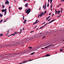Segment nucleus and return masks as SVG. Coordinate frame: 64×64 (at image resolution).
Here are the masks:
<instances>
[{
    "mask_svg": "<svg viewBox=\"0 0 64 64\" xmlns=\"http://www.w3.org/2000/svg\"><path fill=\"white\" fill-rule=\"evenodd\" d=\"M10 9V6L9 8V9Z\"/></svg>",
    "mask_w": 64,
    "mask_h": 64,
    "instance_id": "c03bdc74",
    "label": "nucleus"
},
{
    "mask_svg": "<svg viewBox=\"0 0 64 64\" xmlns=\"http://www.w3.org/2000/svg\"><path fill=\"white\" fill-rule=\"evenodd\" d=\"M41 7L40 8H39L40 10H41Z\"/></svg>",
    "mask_w": 64,
    "mask_h": 64,
    "instance_id": "bf43d9fd",
    "label": "nucleus"
},
{
    "mask_svg": "<svg viewBox=\"0 0 64 64\" xmlns=\"http://www.w3.org/2000/svg\"><path fill=\"white\" fill-rule=\"evenodd\" d=\"M9 0H7L6 1V2L5 3V4H9Z\"/></svg>",
    "mask_w": 64,
    "mask_h": 64,
    "instance_id": "20e7f679",
    "label": "nucleus"
},
{
    "mask_svg": "<svg viewBox=\"0 0 64 64\" xmlns=\"http://www.w3.org/2000/svg\"><path fill=\"white\" fill-rule=\"evenodd\" d=\"M38 21V20H36V22H35L33 24V25H34V24H35L36 23H37L38 22H39V21L37 22V21Z\"/></svg>",
    "mask_w": 64,
    "mask_h": 64,
    "instance_id": "39448f33",
    "label": "nucleus"
},
{
    "mask_svg": "<svg viewBox=\"0 0 64 64\" xmlns=\"http://www.w3.org/2000/svg\"><path fill=\"white\" fill-rule=\"evenodd\" d=\"M25 7H28V3H27L25 5Z\"/></svg>",
    "mask_w": 64,
    "mask_h": 64,
    "instance_id": "6e6552de",
    "label": "nucleus"
},
{
    "mask_svg": "<svg viewBox=\"0 0 64 64\" xmlns=\"http://www.w3.org/2000/svg\"><path fill=\"white\" fill-rule=\"evenodd\" d=\"M4 7H5V6H2V8H4Z\"/></svg>",
    "mask_w": 64,
    "mask_h": 64,
    "instance_id": "c85d7f7f",
    "label": "nucleus"
},
{
    "mask_svg": "<svg viewBox=\"0 0 64 64\" xmlns=\"http://www.w3.org/2000/svg\"><path fill=\"white\" fill-rule=\"evenodd\" d=\"M62 2H64V0H62Z\"/></svg>",
    "mask_w": 64,
    "mask_h": 64,
    "instance_id": "864d4df0",
    "label": "nucleus"
},
{
    "mask_svg": "<svg viewBox=\"0 0 64 64\" xmlns=\"http://www.w3.org/2000/svg\"><path fill=\"white\" fill-rule=\"evenodd\" d=\"M53 16H54V14H53V15H52V17Z\"/></svg>",
    "mask_w": 64,
    "mask_h": 64,
    "instance_id": "e433bc0d",
    "label": "nucleus"
},
{
    "mask_svg": "<svg viewBox=\"0 0 64 64\" xmlns=\"http://www.w3.org/2000/svg\"><path fill=\"white\" fill-rule=\"evenodd\" d=\"M46 13H47V12H46V10L45 11L44 13V15H45V14H46Z\"/></svg>",
    "mask_w": 64,
    "mask_h": 64,
    "instance_id": "4468645a",
    "label": "nucleus"
},
{
    "mask_svg": "<svg viewBox=\"0 0 64 64\" xmlns=\"http://www.w3.org/2000/svg\"><path fill=\"white\" fill-rule=\"evenodd\" d=\"M26 21H27V20H25L24 22V23H26Z\"/></svg>",
    "mask_w": 64,
    "mask_h": 64,
    "instance_id": "2eb2a0df",
    "label": "nucleus"
},
{
    "mask_svg": "<svg viewBox=\"0 0 64 64\" xmlns=\"http://www.w3.org/2000/svg\"><path fill=\"white\" fill-rule=\"evenodd\" d=\"M50 9H52V7H50Z\"/></svg>",
    "mask_w": 64,
    "mask_h": 64,
    "instance_id": "680f3d73",
    "label": "nucleus"
},
{
    "mask_svg": "<svg viewBox=\"0 0 64 64\" xmlns=\"http://www.w3.org/2000/svg\"><path fill=\"white\" fill-rule=\"evenodd\" d=\"M42 49H44V48H42Z\"/></svg>",
    "mask_w": 64,
    "mask_h": 64,
    "instance_id": "69168bd1",
    "label": "nucleus"
},
{
    "mask_svg": "<svg viewBox=\"0 0 64 64\" xmlns=\"http://www.w3.org/2000/svg\"><path fill=\"white\" fill-rule=\"evenodd\" d=\"M52 44H51L50 45H49L48 46V47H49V46H52Z\"/></svg>",
    "mask_w": 64,
    "mask_h": 64,
    "instance_id": "473e14b6",
    "label": "nucleus"
},
{
    "mask_svg": "<svg viewBox=\"0 0 64 64\" xmlns=\"http://www.w3.org/2000/svg\"><path fill=\"white\" fill-rule=\"evenodd\" d=\"M44 27H45V26H43L42 27H41L40 29H41V28H44Z\"/></svg>",
    "mask_w": 64,
    "mask_h": 64,
    "instance_id": "9b49d317",
    "label": "nucleus"
},
{
    "mask_svg": "<svg viewBox=\"0 0 64 64\" xmlns=\"http://www.w3.org/2000/svg\"><path fill=\"white\" fill-rule=\"evenodd\" d=\"M46 4H45V9H46Z\"/></svg>",
    "mask_w": 64,
    "mask_h": 64,
    "instance_id": "6ab92c4d",
    "label": "nucleus"
},
{
    "mask_svg": "<svg viewBox=\"0 0 64 64\" xmlns=\"http://www.w3.org/2000/svg\"><path fill=\"white\" fill-rule=\"evenodd\" d=\"M18 33V32H17H17H14V33L12 34L11 35H10V36H12V35H13V36H14V35H17V33Z\"/></svg>",
    "mask_w": 64,
    "mask_h": 64,
    "instance_id": "7ed1b4c3",
    "label": "nucleus"
},
{
    "mask_svg": "<svg viewBox=\"0 0 64 64\" xmlns=\"http://www.w3.org/2000/svg\"><path fill=\"white\" fill-rule=\"evenodd\" d=\"M50 16H48L46 18V20H48V19L50 18Z\"/></svg>",
    "mask_w": 64,
    "mask_h": 64,
    "instance_id": "f3484780",
    "label": "nucleus"
},
{
    "mask_svg": "<svg viewBox=\"0 0 64 64\" xmlns=\"http://www.w3.org/2000/svg\"><path fill=\"white\" fill-rule=\"evenodd\" d=\"M0 35H1V36H0V37H1V36H3V34H0Z\"/></svg>",
    "mask_w": 64,
    "mask_h": 64,
    "instance_id": "cd10ccee",
    "label": "nucleus"
},
{
    "mask_svg": "<svg viewBox=\"0 0 64 64\" xmlns=\"http://www.w3.org/2000/svg\"><path fill=\"white\" fill-rule=\"evenodd\" d=\"M43 8H44V9H45V5H44V6L43 7Z\"/></svg>",
    "mask_w": 64,
    "mask_h": 64,
    "instance_id": "b1692460",
    "label": "nucleus"
},
{
    "mask_svg": "<svg viewBox=\"0 0 64 64\" xmlns=\"http://www.w3.org/2000/svg\"><path fill=\"white\" fill-rule=\"evenodd\" d=\"M60 13V11H58L57 12V14H59V13Z\"/></svg>",
    "mask_w": 64,
    "mask_h": 64,
    "instance_id": "1a4fd4ad",
    "label": "nucleus"
},
{
    "mask_svg": "<svg viewBox=\"0 0 64 64\" xmlns=\"http://www.w3.org/2000/svg\"><path fill=\"white\" fill-rule=\"evenodd\" d=\"M51 13H50V14H49V15H51Z\"/></svg>",
    "mask_w": 64,
    "mask_h": 64,
    "instance_id": "a19ab883",
    "label": "nucleus"
},
{
    "mask_svg": "<svg viewBox=\"0 0 64 64\" xmlns=\"http://www.w3.org/2000/svg\"><path fill=\"white\" fill-rule=\"evenodd\" d=\"M19 9H20V10H22V7L20 8V7H19L18 8Z\"/></svg>",
    "mask_w": 64,
    "mask_h": 64,
    "instance_id": "f8f14e48",
    "label": "nucleus"
},
{
    "mask_svg": "<svg viewBox=\"0 0 64 64\" xmlns=\"http://www.w3.org/2000/svg\"><path fill=\"white\" fill-rule=\"evenodd\" d=\"M60 52H62V51H63V50L62 49H60Z\"/></svg>",
    "mask_w": 64,
    "mask_h": 64,
    "instance_id": "5701e85b",
    "label": "nucleus"
},
{
    "mask_svg": "<svg viewBox=\"0 0 64 64\" xmlns=\"http://www.w3.org/2000/svg\"><path fill=\"white\" fill-rule=\"evenodd\" d=\"M6 20H4V22H6Z\"/></svg>",
    "mask_w": 64,
    "mask_h": 64,
    "instance_id": "c9c22d12",
    "label": "nucleus"
},
{
    "mask_svg": "<svg viewBox=\"0 0 64 64\" xmlns=\"http://www.w3.org/2000/svg\"><path fill=\"white\" fill-rule=\"evenodd\" d=\"M57 17H58V18H59V16H57Z\"/></svg>",
    "mask_w": 64,
    "mask_h": 64,
    "instance_id": "052dcab7",
    "label": "nucleus"
},
{
    "mask_svg": "<svg viewBox=\"0 0 64 64\" xmlns=\"http://www.w3.org/2000/svg\"><path fill=\"white\" fill-rule=\"evenodd\" d=\"M48 3H49V2H50V0H48Z\"/></svg>",
    "mask_w": 64,
    "mask_h": 64,
    "instance_id": "de8ad7c7",
    "label": "nucleus"
},
{
    "mask_svg": "<svg viewBox=\"0 0 64 64\" xmlns=\"http://www.w3.org/2000/svg\"><path fill=\"white\" fill-rule=\"evenodd\" d=\"M26 1V0H24V1Z\"/></svg>",
    "mask_w": 64,
    "mask_h": 64,
    "instance_id": "338daca9",
    "label": "nucleus"
},
{
    "mask_svg": "<svg viewBox=\"0 0 64 64\" xmlns=\"http://www.w3.org/2000/svg\"><path fill=\"white\" fill-rule=\"evenodd\" d=\"M23 19L24 20H25V19H24V16H23Z\"/></svg>",
    "mask_w": 64,
    "mask_h": 64,
    "instance_id": "2f4dec72",
    "label": "nucleus"
},
{
    "mask_svg": "<svg viewBox=\"0 0 64 64\" xmlns=\"http://www.w3.org/2000/svg\"><path fill=\"white\" fill-rule=\"evenodd\" d=\"M32 61V60H28L27 61L26 60H24L23 62H22V63H25L26 62H28V61Z\"/></svg>",
    "mask_w": 64,
    "mask_h": 64,
    "instance_id": "f03ea898",
    "label": "nucleus"
},
{
    "mask_svg": "<svg viewBox=\"0 0 64 64\" xmlns=\"http://www.w3.org/2000/svg\"><path fill=\"white\" fill-rule=\"evenodd\" d=\"M28 48H29V49H32V47L31 46H30L28 47Z\"/></svg>",
    "mask_w": 64,
    "mask_h": 64,
    "instance_id": "aec40b11",
    "label": "nucleus"
},
{
    "mask_svg": "<svg viewBox=\"0 0 64 64\" xmlns=\"http://www.w3.org/2000/svg\"><path fill=\"white\" fill-rule=\"evenodd\" d=\"M9 30L8 31H7V34H6V35H7L8 34H9Z\"/></svg>",
    "mask_w": 64,
    "mask_h": 64,
    "instance_id": "ddd939ff",
    "label": "nucleus"
},
{
    "mask_svg": "<svg viewBox=\"0 0 64 64\" xmlns=\"http://www.w3.org/2000/svg\"><path fill=\"white\" fill-rule=\"evenodd\" d=\"M36 27H37V26H35L34 27V29H35V28H36Z\"/></svg>",
    "mask_w": 64,
    "mask_h": 64,
    "instance_id": "ea45409f",
    "label": "nucleus"
},
{
    "mask_svg": "<svg viewBox=\"0 0 64 64\" xmlns=\"http://www.w3.org/2000/svg\"><path fill=\"white\" fill-rule=\"evenodd\" d=\"M22 32V30L21 29L20 30V34H21V32Z\"/></svg>",
    "mask_w": 64,
    "mask_h": 64,
    "instance_id": "dca6fc26",
    "label": "nucleus"
},
{
    "mask_svg": "<svg viewBox=\"0 0 64 64\" xmlns=\"http://www.w3.org/2000/svg\"><path fill=\"white\" fill-rule=\"evenodd\" d=\"M61 16V14H60L59 15V16H59V17H60V16Z\"/></svg>",
    "mask_w": 64,
    "mask_h": 64,
    "instance_id": "bb28decb",
    "label": "nucleus"
},
{
    "mask_svg": "<svg viewBox=\"0 0 64 64\" xmlns=\"http://www.w3.org/2000/svg\"><path fill=\"white\" fill-rule=\"evenodd\" d=\"M62 10H61V12L62 13Z\"/></svg>",
    "mask_w": 64,
    "mask_h": 64,
    "instance_id": "6e6d98bb",
    "label": "nucleus"
},
{
    "mask_svg": "<svg viewBox=\"0 0 64 64\" xmlns=\"http://www.w3.org/2000/svg\"><path fill=\"white\" fill-rule=\"evenodd\" d=\"M52 2H50L51 4V3H52Z\"/></svg>",
    "mask_w": 64,
    "mask_h": 64,
    "instance_id": "e2e57ef3",
    "label": "nucleus"
},
{
    "mask_svg": "<svg viewBox=\"0 0 64 64\" xmlns=\"http://www.w3.org/2000/svg\"><path fill=\"white\" fill-rule=\"evenodd\" d=\"M4 13L5 14H6V11H5Z\"/></svg>",
    "mask_w": 64,
    "mask_h": 64,
    "instance_id": "f704fd0d",
    "label": "nucleus"
},
{
    "mask_svg": "<svg viewBox=\"0 0 64 64\" xmlns=\"http://www.w3.org/2000/svg\"><path fill=\"white\" fill-rule=\"evenodd\" d=\"M57 12H56V14H57Z\"/></svg>",
    "mask_w": 64,
    "mask_h": 64,
    "instance_id": "0e129e2a",
    "label": "nucleus"
},
{
    "mask_svg": "<svg viewBox=\"0 0 64 64\" xmlns=\"http://www.w3.org/2000/svg\"><path fill=\"white\" fill-rule=\"evenodd\" d=\"M45 22H44V23H42V24L43 25L44 24H45Z\"/></svg>",
    "mask_w": 64,
    "mask_h": 64,
    "instance_id": "09e8293b",
    "label": "nucleus"
},
{
    "mask_svg": "<svg viewBox=\"0 0 64 64\" xmlns=\"http://www.w3.org/2000/svg\"><path fill=\"white\" fill-rule=\"evenodd\" d=\"M43 15L42 14L40 13V17H41Z\"/></svg>",
    "mask_w": 64,
    "mask_h": 64,
    "instance_id": "412c9836",
    "label": "nucleus"
},
{
    "mask_svg": "<svg viewBox=\"0 0 64 64\" xmlns=\"http://www.w3.org/2000/svg\"><path fill=\"white\" fill-rule=\"evenodd\" d=\"M31 11V9L30 8H28L26 12V13H27L28 14Z\"/></svg>",
    "mask_w": 64,
    "mask_h": 64,
    "instance_id": "f257e3e1",
    "label": "nucleus"
},
{
    "mask_svg": "<svg viewBox=\"0 0 64 64\" xmlns=\"http://www.w3.org/2000/svg\"><path fill=\"white\" fill-rule=\"evenodd\" d=\"M55 19L53 20H52L51 21H50V22H49V23H48V24H50L51 23H52V22H53V21H55Z\"/></svg>",
    "mask_w": 64,
    "mask_h": 64,
    "instance_id": "423d86ee",
    "label": "nucleus"
},
{
    "mask_svg": "<svg viewBox=\"0 0 64 64\" xmlns=\"http://www.w3.org/2000/svg\"><path fill=\"white\" fill-rule=\"evenodd\" d=\"M51 19H52V18H50V19L48 20H47L48 21H51Z\"/></svg>",
    "mask_w": 64,
    "mask_h": 64,
    "instance_id": "4be33fe9",
    "label": "nucleus"
},
{
    "mask_svg": "<svg viewBox=\"0 0 64 64\" xmlns=\"http://www.w3.org/2000/svg\"><path fill=\"white\" fill-rule=\"evenodd\" d=\"M39 16H40V14H39L38 16V18H39Z\"/></svg>",
    "mask_w": 64,
    "mask_h": 64,
    "instance_id": "37998d69",
    "label": "nucleus"
},
{
    "mask_svg": "<svg viewBox=\"0 0 64 64\" xmlns=\"http://www.w3.org/2000/svg\"><path fill=\"white\" fill-rule=\"evenodd\" d=\"M3 21V20H2L0 21V23H1Z\"/></svg>",
    "mask_w": 64,
    "mask_h": 64,
    "instance_id": "a878e982",
    "label": "nucleus"
},
{
    "mask_svg": "<svg viewBox=\"0 0 64 64\" xmlns=\"http://www.w3.org/2000/svg\"><path fill=\"white\" fill-rule=\"evenodd\" d=\"M43 14H44V12H42V15H43Z\"/></svg>",
    "mask_w": 64,
    "mask_h": 64,
    "instance_id": "58836bf2",
    "label": "nucleus"
},
{
    "mask_svg": "<svg viewBox=\"0 0 64 64\" xmlns=\"http://www.w3.org/2000/svg\"><path fill=\"white\" fill-rule=\"evenodd\" d=\"M48 24V23H46V24L47 25V24Z\"/></svg>",
    "mask_w": 64,
    "mask_h": 64,
    "instance_id": "13d9d810",
    "label": "nucleus"
},
{
    "mask_svg": "<svg viewBox=\"0 0 64 64\" xmlns=\"http://www.w3.org/2000/svg\"><path fill=\"white\" fill-rule=\"evenodd\" d=\"M49 4H47V7H49Z\"/></svg>",
    "mask_w": 64,
    "mask_h": 64,
    "instance_id": "7c9ffc66",
    "label": "nucleus"
},
{
    "mask_svg": "<svg viewBox=\"0 0 64 64\" xmlns=\"http://www.w3.org/2000/svg\"><path fill=\"white\" fill-rule=\"evenodd\" d=\"M34 53V52H33L30 54V55H33Z\"/></svg>",
    "mask_w": 64,
    "mask_h": 64,
    "instance_id": "393cba45",
    "label": "nucleus"
},
{
    "mask_svg": "<svg viewBox=\"0 0 64 64\" xmlns=\"http://www.w3.org/2000/svg\"><path fill=\"white\" fill-rule=\"evenodd\" d=\"M46 25H47V24H45V25L44 26H46Z\"/></svg>",
    "mask_w": 64,
    "mask_h": 64,
    "instance_id": "603ef678",
    "label": "nucleus"
},
{
    "mask_svg": "<svg viewBox=\"0 0 64 64\" xmlns=\"http://www.w3.org/2000/svg\"><path fill=\"white\" fill-rule=\"evenodd\" d=\"M23 64V63H20V64Z\"/></svg>",
    "mask_w": 64,
    "mask_h": 64,
    "instance_id": "5fc2aeb1",
    "label": "nucleus"
},
{
    "mask_svg": "<svg viewBox=\"0 0 64 64\" xmlns=\"http://www.w3.org/2000/svg\"><path fill=\"white\" fill-rule=\"evenodd\" d=\"M57 7H59V6H57Z\"/></svg>",
    "mask_w": 64,
    "mask_h": 64,
    "instance_id": "774afa93",
    "label": "nucleus"
},
{
    "mask_svg": "<svg viewBox=\"0 0 64 64\" xmlns=\"http://www.w3.org/2000/svg\"><path fill=\"white\" fill-rule=\"evenodd\" d=\"M2 16H3V14L2 15L1 14H0V16L1 17H2Z\"/></svg>",
    "mask_w": 64,
    "mask_h": 64,
    "instance_id": "a211bd4d",
    "label": "nucleus"
},
{
    "mask_svg": "<svg viewBox=\"0 0 64 64\" xmlns=\"http://www.w3.org/2000/svg\"><path fill=\"white\" fill-rule=\"evenodd\" d=\"M50 7H52V6H51Z\"/></svg>",
    "mask_w": 64,
    "mask_h": 64,
    "instance_id": "8fccbe9b",
    "label": "nucleus"
},
{
    "mask_svg": "<svg viewBox=\"0 0 64 64\" xmlns=\"http://www.w3.org/2000/svg\"><path fill=\"white\" fill-rule=\"evenodd\" d=\"M50 2H52V0H50Z\"/></svg>",
    "mask_w": 64,
    "mask_h": 64,
    "instance_id": "a18cd8bd",
    "label": "nucleus"
},
{
    "mask_svg": "<svg viewBox=\"0 0 64 64\" xmlns=\"http://www.w3.org/2000/svg\"><path fill=\"white\" fill-rule=\"evenodd\" d=\"M2 12H5V10L4 9L2 10Z\"/></svg>",
    "mask_w": 64,
    "mask_h": 64,
    "instance_id": "9d476101",
    "label": "nucleus"
},
{
    "mask_svg": "<svg viewBox=\"0 0 64 64\" xmlns=\"http://www.w3.org/2000/svg\"><path fill=\"white\" fill-rule=\"evenodd\" d=\"M6 9L5 10H4V11H6Z\"/></svg>",
    "mask_w": 64,
    "mask_h": 64,
    "instance_id": "49530a36",
    "label": "nucleus"
},
{
    "mask_svg": "<svg viewBox=\"0 0 64 64\" xmlns=\"http://www.w3.org/2000/svg\"><path fill=\"white\" fill-rule=\"evenodd\" d=\"M27 10V9H26V10H25V11H26Z\"/></svg>",
    "mask_w": 64,
    "mask_h": 64,
    "instance_id": "4d7b16f0",
    "label": "nucleus"
},
{
    "mask_svg": "<svg viewBox=\"0 0 64 64\" xmlns=\"http://www.w3.org/2000/svg\"><path fill=\"white\" fill-rule=\"evenodd\" d=\"M22 30H23V31H24V30H25L24 29V28H23V29H22Z\"/></svg>",
    "mask_w": 64,
    "mask_h": 64,
    "instance_id": "79ce46f5",
    "label": "nucleus"
},
{
    "mask_svg": "<svg viewBox=\"0 0 64 64\" xmlns=\"http://www.w3.org/2000/svg\"><path fill=\"white\" fill-rule=\"evenodd\" d=\"M48 46H47L46 47H45L44 48H48Z\"/></svg>",
    "mask_w": 64,
    "mask_h": 64,
    "instance_id": "c756f323",
    "label": "nucleus"
},
{
    "mask_svg": "<svg viewBox=\"0 0 64 64\" xmlns=\"http://www.w3.org/2000/svg\"><path fill=\"white\" fill-rule=\"evenodd\" d=\"M34 31V30L33 31H32L30 32V33H32V32H33Z\"/></svg>",
    "mask_w": 64,
    "mask_h": 64,
    "instance_id": "4c0bfd02",
    "label": "nucleus"
},
{
    "mask_svg": "<svg viewBox=\"0 0 64 64\" xmlns=\"http://www.w3.org/2000/svg\"><path fill=\"white\" fill-rule=\"evenodd\" d=\"M57 12V10H56V12Z\"/></svg>",
    "mask_w": 64,
    "mask_h": 64,
    "instance_id": "3c124183",
    "label": "nucleus"
},
{
    "mask_svg": "<svg viewBox=\"0 0 64 64\" xmlns=\"http://www.w3.org/2000/svg\"><path fill=\"white\" fill-rule=\"evenodd\" d=\"M50 56V55L49 54H46V56H47V57H48V56Z\"/></svg>",
    "mask_w": 64,
    "mask_h": 64,
    "instance_id": "0eeeda50",
    "label": "nucleus"
},
{
    "mask_svg": "<svg viewBox=\"0 0 64 64\" xmlns=\"http://www.w3.org/2000/svg\"><path fill=\"white\" fill-rule=\"evenodd\" d=\"M45 36H44L42 37V38L44 39V38H45Z\"/></svg>",
    "mask_w": 64,
    "mask_h": 64,
    "instance_id": "72a5a7b5",
    "label": "nucleus"
}]
</instances>
